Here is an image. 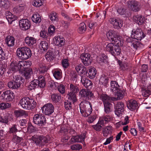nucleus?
Instances as JSON below:
<instances>
[{
	"label": "nucleus",
	"instance_id": "nucleus-1",
	"mask_svg": "<svg viewBox=\"0 0 151 151\" xmlns=\"http://www.w3.org/2000/svg\"><path fill=\"white\" fill-rule=\"evenodd\" d=\"M80 112L82 116L87 117L92 113V105L89 102L86 101L81 102L79 104Z\"/></svg>",
	"mask_w": 151,
	"mask_h": 151
},
{
	"label": "nucleus",
	"instance_id": "nucleus-2",
	"mask_svg": "<svg viewBox=\"0 0 151 151\" xmlns=\"http://www.w3.org/2000/svg\"><path fill=\"white\" fill-rule=\"evenodd\" d=\"M115 43L111 42L108 44L105 47L106 51L109 52L112 55L115 56L118 55L121 52V49L120 47L122 45H119L117 42H114Z\"/></svg>",
	"mask_w": 151,
	"mask_h": 151
},
{
	"label": "nucleus",
	"instance_id": "nucleus-3",
	"mask_svg": "<svg viewBox=\"0 0 151 151\" xmlns=\"http://www.w3.org/2000/svg\"><path fill=\"white\" fill-rule=\"evenodd\" d=\"M19 103L23 109L27 110L33 109L36 105V103L34 100L30 99L28 97L22 99Z\"/></svg>",
	"mask_w": 151,
	"mask_h": 151
},
{
	"label": "nucleus",
	"instance_id": "nucleus-4",
	"mask_svg": "<svg viewBox=\"0 0 151 151\" xmlns=\"http://www.w3.org/2000/svg\"><path fill=\"white\" fill-rule=\"evenodd\" d=\"M17 55L21 60H26L31 57V52L30 48L26 47L18 48L17 49Z\"/></svg>",
	"mask_w": 151,
	"mask_h": 151
},
{
	"label": "nucleus",
	"instance_id": "nucleus-5",
	"mask_svg": "<svg viewBox=\"0 0 151 151\" xmlns=\"http://www.w3.org/2000/svg\"><path fill=\"white\" fill-rule=\"evenodd\" d=\"M45 86V83L43 76H40L38 77V79H34L30 83L29 86V89L32 90L36 88L40 87V88H43Z\"/></svg>",
	"mask_w": 151,
	"mask_h": 151
},
{
	"label": "nucleus",
	"instance_id": "nucleus-6",
	"mask_svg": "<svg viewBox=\"0 0 151 151\" xmlns=\"http://www.w3.org/2000/svg\"><path fill=\"white\" fill-rule=\"evenodd\" d=\"M31 139L36 145L42 147L47 143L49 140L48 136L35 135L31 137Z\"/></svg>",
	"mask_w": 151,
	"mask_h": 151
},
{
	"label": "nucleus",
	"instance_id": "nucleus-7",
	"mask_svg": "<svg viewBox=\"0 0 151 151\" xmlns=\"http://www.w3.org/2000/svg\"><path fill=\"white\" fill-rule=\"evenodd\" d=\"M20 66L22 67L21 71L23 72V75L25 78L29 79L30 77L31 74L32 73V69L29 68L30 66L29 62L26 61L22 62L20 63Z\"/></svg>",
	"mask_w": 151,
	"mask_h": 151
},
{
	"label": "nucleus",
	"instance_id": "nucleus-8",
	"mask_svg": "<svg viewBox=\"0 0 151 151\" xmlns=\"http://www.w3.org/2000/svg\"><path fill=\"white\" fill-rule=\"evenodd\" d=\"M106 35L110 40L114 41V42H118L119 45H122L121 37L119 35L117 32L114 30H110L108 32Z\"/></svg>",
	"mask_w": 151,
	"mask_h": 151
},
{
	"label": "nucleus",
	"instance_id": "nucleus-9",
	"mask_svg": "<svg viewBox=\"0 0 151 151\" xmlns=\"http://www.w3.org/2000/svg\"><path fill=\"white\" fill-rule=\"evenodd\" d=\"M33 122L39 126H42L46 123L45 116L42 114H36L33 118Z\"/></svg>",
	"mask_w": 151,
	"mask_h": 151
},
{
	"label": "nucleus",
	"instance_id": "nucleus-10",
	"mask_svg": "<svg viewBox=\"0 0 151 151\" xmlns=\"http://www.w3.org/2000/svg\"><path fill=\"white\" fill-rule=\"evenodd\" d=\"M79 95L81 98L84 100H92L94 99V96L92 92L85 89L81 90Z\"/></svg>",
	"mask_w": 151,
	"mask_h": 151
},
{
	"label": "nucleus",
	"instance_id": "nucleus-11",
	"mask_svg": "<svg viewBox=\"0 0 151 151\" xmlns=\"http://www.w3.org/2000/svg\"><path fill=\"white\" fill-rule=\"evenodd\" d=\"M131 36L134 39L140 41L145 37V35L141 29L137 28L136 30H132Z\"/></svg>",
	"mask_w": 151,
	"mask_h": 151
},
{
	"label": "nucleus",
	"instance_id": "nucleus-12",
	"mask_svg": "<svg viewBox=\"0 0 151 151\" xmlns=\"http://www.w3.org/2000/svg\"><path fill=\"white\" fill-rule=\"evenodd\" d=\"M80 58L82 63L85 66H88L91 64L92 61V58L88 53H82L80 55Z\"/></svg>",
	"mask_w": 151,
	"mask_h": 151
},
{
	"label": "nucleus",
	"instance_id": "nucleus-13",
	"mask_svg": "<svg viewBox=\"0 0 151 151\" xmlns=\"http://www.w3.org/2000/svg\"><path fill=\"white\" fill-rule=\"evenodd\" d=\"M42 109L44 114L49 115L53 113L54 107L52 104L49 103L44 105L42 107Z\"/></svg>",
	"mask_w": 151,
	"mask_h": 151
},
{
	"label": "nucleus",
	"instance_id": "nucleus-14",
	"mask_svg": "<svg viewBox=\"0 0 151 151\" xmlns=\"http://www.w3.org/2000/svg\"><path fill=\"white\" fill-rule=\"evenodd\" d=\"M14 93L10 90L4 91L1 95L2 99L6 101H10L12 100L14 98Z\"/></svg>",
	"mask_w": 151,
	"mask_h": 151
},
{
	"label": "nucleus",
	"instance_id": "nucleus-15",
	"mask_svg": "<svg viewBox=\"0 0 151 151\" xmlns=\"http://www.w3.org/2000/svg\"><path fill=\"white\" fill-rule=\"evenodd\" d=\"M22 62H25V61H21L18 62L16 61L12 62L9 66L10 70L14 72H16L18 70L20 71L21 69L22 68V67L20 66V63Z\"/></svg>",
	"mask_w": 151,
	"mask_h": 151
},
{
	"label": "nucleus",
	"instance_id": "nucleus-16",
	"mask_svg": "<svg viewBox=\"0 0 151 151\" xmlns=\"http://www.w3.org/2000/svg\"><path fill=\"white\" fill-rule=\"evenodd\" d=\"M19 26L23 30H27L29 29L30 27V21L27 19H22L19 21Z\"/></svg>",
	"mask_w": 151,
	"mask_h": 151
},
{
	"label": "nucleus",
	"instance_id": "nucleus-17",
	"mask_svg": "<svg viewBox=\"0 0 151 151\" xmlns=\"http://www.w3.org/2000/svg\"><path fill=\"white\" fill-rule=\"evenodd\" d=\"M109 21L111 24H113L114 28L116 29L121 28L123 24L122 21L119 18H111Z\"/></svg>",
	"mask_w": 151,
	"mask_h": 151
},
{
	"label": "nucleus",
	"instance_id": "nucleus-18",
	"mask_svg": "<svg viewBox=\"0 0 151 151\" xmlns=\"http://www.w3.org/2000/svg\"><path fill=\"white\" fill-rule=\"evenodd\" d=\"M115 108V114L118 116H120L124 110V103L122 101L118 102L116 105Z\"/></svg>",
	"mask_w": 151,
	"mask_h": 151
},
{
	"label": "nucleus",
	"instance_id": "nucleus-19",
	"mask_svg": "<svg viewBox=\"0 0 151 151\" xmlns=\"http://www.w3.org/2000/svg\"><path fill=\"white\" fill-rule=\"evenodd\" d=\"M86 134L85 133L80 135L73 136L71 139V141L73 143L81 142L84 141Z\"/></svg>",
	"mask_w": 151,
	"mask_h": 151
},
{
	"label": "nucleus",
	"instance_id": "nucleus-20",
	"mask_svg": "<svg viewBox=\"0 0 151 151\" xmlns=\"http://www.w3.org/2000/svg\"><path fill=\"white\" fill-rule=\"evenodd\" d=\"M142 95L145 97H149L151 94V84L141 88Z\"/></svg>",
	"mask_w": 151,
	"mask_h": 151
},
{
	"label": "nucleus",
	"instance_id": "nucleus-21",
	"mask_svg": "<svg viewBox=\"0 0 151 151\" xmlns=\"http://www.w3.org/2000/svg\"><path fill=\"white\" fill-rule=\"evenodd\" d=\"M130 5L132 10L134 11H138L140 8V3L134 0H132L130 1Z\"/></svg>",
	"mask_w": 151,
	"mask_h": 151
},
{
	"label": "nucleus",
	"instance_id": "nucleus-22",
	"mask_svg": "<svg viewBox=\"0 0 151 151\" xmlns=\"http://www.w3.org/2000/svg\"><path fill=\"white\" fill-rule=\"evenodd\" d=\"M81 81L83 85L86 88L89 89V87L90 88L92 85V83L91 81L83 76H81Z\"/></svg>",
	"mask_w": 151,
	"mask_h": 151
},
{
	"label": "nucleus",
	"instance_id": "nucleus-23",
	"mask_svg": "<svg viewBox=\"0 0 151 151\" xmlns=\"http://www.w3.org/2000/svg\"><path fill=\"white\" fill-rule=\"evenodd\" d=\"M127 107L131 111L137 109L138 108L137 102L135 100L129 101L127 105Z\"/></svg>",
	"mask_w": 151,
	"mask_h": 151
},
{
	"label": "nucleus",
	"instance_id": "nucleus-24",
	"mask_svg": "<svg viewBox=\"0 0 151 151\" xmlns=\"http://www.w3.org/2000/svg\"><path fill=\"white\" fill-rule=\"evenodd\" d=\"M54 43L55 45L59 47H61L65 43L64 39L60 36H55L53 39Z\"/></svg>",
	"mask_w": 151,
	"mask_h": 151
},
{
	"label": "nucleus",
	"instance_id": "nucleus-25",
	"mask_svg": "<svg viewBox=\"0 0 151 151\" xmlns=\"http://www.w3.org/2000/svg\"><path fill=\"white\" fill-rule=\"evenodd\" d=\"M24 41L28 46H31L36 43V39L33 37L28 36L25 38Z\"/></svg>",
	"mask_w": 151,
	"mask_h": 151
},
{
	"label": "nucleus",
	"instance_id": "nucleus-26",
	"mask_svg": "<svg viewBox=\"0 0 151 151\" xmlns=\"http://www.w3.org/2000/svg\"><path fill=\"white\" fill-rule=\"evenodd\" d=\"M15 39L12 36L6 37L5 39V42L9 47L13 46L14 44Z\"/></svg>",
	"mask_w": 151,
	"mask_h": 151
},
{
	"label": "nucleus",
	"instance_id": "nucleus-27",
	"mask_svg": "<svg viewBox=\"0 0 151 151\" xmlns=\"http://www.w3.org/2000/svg\"><path fill=\"white\" fill-rule=\"evenodd\" d=\"M133 20L139 25L143 24L145 21L144 18L141 15H139L134 16L133 17Z\"/></svg>",
	"mask_w": 151,
	"mask_h": 151
},
{
	"label": "nucleus",
	"instance_id": "nucleus-28",
	"mask_svg": "<svg viewBox=\"0 0 151 151\" xmlns=\"http://www.w3.org/2000/svg\"><path fill=\"white\" fill-rule=\"evenodd\" d=\"M96 73V71L95 68H91L89 69L88 71L86 72V75L87 76L91 79L94 78Z\"/></svg>",
	"mask_w": 151,
	"mask_h": 151
},
{
	"label": "nucleus",
	"instance_id": "nucleus-29",
	"mask_svg": "<svg viewBox=\"0 0 151 151\" xmlns=\"http://www.w3.org/2000/svg\"><path fill=\"white\" fill-rule=\"evenodd\" d=\"M13 80L20 86L24 81L23 78L20 76L13 74Z\"/></svg>",
	"mask_w": 151,
	"mask_h": 151
},
{
	"label": "nucleus",
	"instance_id": "nucleus-30",
	"mask_svg": "<svg viewBox=\"0 0 151 151\" xmlns=\"http://www.w3.org/2000/svg\"><path fill=\"white\" fill-rule=\"evenodd\" d=\"M99 99L103 102V104L104 103L111 101L113 100L111 97L105 94H101L100 96Z\"/></svg>",
	"mask_w": 151,
	"mask_h": 151
},
{
	"label": "nucleus",
	"instance_id": "nucleus-31",
	"mask_svg": "<svg viewBox=\"0 0 151 151\" xmlns=\"http://www.w3.org/2000/svg\"><path fill=\"white\" fill-rule=\"evenodd\" d=\"M96 60L99 63H107L108 60V56L105 54H102L97 58Z\"/></svg>",
	"mask_w": 151,
	"mask_h": 151
},
{
	"label": "nucleus",
	"instance_id": "nucleus-32",
	"mask_svg": "<svg viewBox=\"0 0 151 151\" xmlns=\"http://www.w3.org/2000/svg\"><path fill=\"white\" fill-rule=\"evenodd\" d=\"M40 36L42 38L45 39L47 41H50L51 37L48 32L44 30H42L40 31Z\"/></svg>",
	"mask_w": 151,
	"mask_h": 151
},
{
	"label": "nucleus",
	"instance_id": "nucleus-33",
	"mask_svg": "<svg viewBox=\"0 0 151 151\" xmlns=\"http://www.w3.org/2000/svg\"><path fill=\"white\" fill-rule=\"evenodd\" d=\"M111 102L109 101L103 104L104 107V111L106 114H109L111 111V109L112 108L113 106Z\"/></svg>",
	"mask_w": 151,
	"mask_h": 151
},
{
	"label": "nucleus",
	"instance_id": "nucleus-34",
	"mask_svg": "<svg viewBox=\"0 0 151 151\" xmlns=\"http://www.w3.org/2000/svg\"><path fill=\"white\" fill-rule=\"evenodd\" d=\"M51 99L53 102L57 103L61 99V97L60 94L58 93H54L51 95Z\"/></svg>",
	"mask_w": 151,
	"mask_h": 151
},
{
	"label": "nucleus",
	"instance_id": "nucleus-35",
	"mask_svg": "<svg viewBox=\"0 0 151 151\" xmlns=\"http://www.w3.org/2000/svg\"><path fill=\"white\" fill-rule=\"evenodd\" d=\"M53 75L55 79L60 80L62 78V71L60 69H56L52 71Z\"/></svg>",
	"mask_w": 151,
	"mask_h": 151
},
{
	"label": "nucleus",
	"instance_id": "nucleus-36",
	"mask_svg": "<svg viewBox=\"0 0 151 151\" xmlns=\"http://www.w3.org/2000/svg\"><path fill=\"white\" fill-rule=\"evenodd\" d=\"M49 18L53 23L56 22L58 20V16L57 13L54 12H52L48 14Z\"/></svg>",
	"mask_w": 151,
	"mask_h": 151
},
{
	"label": "nucleus",
	"instance_id": "nucleus-37",
	"mask_svg": "<svg viewBox=\"0 0 151 151\" xmlns=\"http://www.w3.org/2000/svg\"><path fill=\"white\" fill-rule=\"evenodd\" d=\"M117 91V92L115 94V97L114 98L116 99L117 100L122 99L124 95L125 91L124 90H120L119 89Z\"/></svg>",
	"mask_w": 151,
	"mask_h": 151
},
{
	"label": "nucleus",
	"instance_id": "nucleus-38",
	"mask_svg": "<svg viewBox=\"0 0 151 151\" xmlns=\"http://www.w3.org/2000/svg\"><path fill=\"white\" fill-rule=\"evenodd\" d=\"M75 69L80 75L82 74L86 70V68L81 64L76 66Z\"/></svg>",
	"mask_w": 151,
	"mask_h": 151
},
{
	"label": "nucleus",
	"instance_id": "nucleus-39",
	"mask_svg": "<svg viewBox=\"0 0 151 151\" xmlns=\"http://www.w3.org/2000/svg\"><path fill=\"white\" fill-rule=\"evenodd\" d=\"M32 20L33 22L36 23H39L41 20L40 15L37 12L33 14L32 17Z\"/></svg>",
	"mask_w": 151,
	"mask_h": 151
},
{
	"label": "nucleus",
	"instance_id": "nucleus-40",
	"mask_svg": "<svg viewBox=\"0 0 151 151\" xmlns=\"http://www.w3.org/2000/svg\"><path fill=\"white\" fill-rule=\"evenodd\" d=\"M5 15L6 16V18L8 22L11 24L15 20L14 18V16L11 13L8 11L6 12Z\"/></svg>",
	"mask_w": 151,
	"mask_h": 151
},
{
	"label": "nucleus",
	"instance_id": "nucleus-41",
	"mask_svg": "<svg viewBox=\"0 0 151 151\" xmlns=\"http://www.w3.org/2000/svg\"><path fill=\"white\" fill-rule=\"evenodd\" d=\"M111 90L113 92L118 90L120 86L117 82L116 81H111Z\"/></svg>",
	"mask_w": 151,
	"mask_h": 151
},
{
	"label": "nucleus",
	"instance_id": "nucleus-42",
	"mask_svg": "<svg viewBox=\"0 0 151 151\" xmlns=\"http://www.w3.org/2000/svg\"><path fill=\"white\" fill-rule=\"evenodd\" d=\"M8 58V55L6 52L0 46V60H6Z\"/></svg>",
	"mask_w": 151,
	"mask_h": 151
},
{
	"label": "nucleus",
	"instance_id": "nucleus-43",
	"mask_svg": "<svg viewBox=\"0 0 151 151\" xmlns=\"http://www.w3.org/2000/svg\"><path fill=\"white\" fill-rule=\"evenodd\" d=\"M102 122H101L99 120L98 122L95 125L92 126L93 128L97 131H100L102 129V127L104 124Z\"/></svg>",
	"mask_w": 151,
	"mask_h": 151
},
{
	"label": "nucleus",
	"instance_id": "nucleus-44",
	"mask_svg": "<svg viewBox=\"0 0 151 151\" xmlns=\"http://www.w3.org/2000/svg\"><path fill=\"white\" fill-rule=\"evenodd\" d=\"M9 88L12 89H17L20 86L17 84L14 81L12 80L9 82L7 84Z\"/></svg>",
	"mask_w": 151,
	"mask_h": 151
},
{
	"label": "nucleus",
	"instance_id": "nucleus-45",
	"mask_svg": "<svg viewBox=\"0 0 151 151\" xmlns=\"http://www.w3.org/2000/svg\"><path fill=\"white\" fill-rule=\"evenodd\" d=\"M112 127L107 126L104 128L102 131L103 135L104 137H107L109 134L111 132Z\"/></svg>",
	"mask_w": 151,
	"mask_h": 151
},
{
	"label": "nucleus",
	"instance_id": "nucleus-46",
	"mask_svg": "<svg viewBox=\"0 0 151 151\" xmlns=\"http://www.w3.org/2000/svg\"><path fill=\"white\" fill-rule=\"evenodd\" d=\"M14 113L17 117L26 116L27 114L25 111L22 110H16L14 111Z\"/></svg>",
	"mask_w": 151,
	"mask_h": 151
},
{
	"label": "nucleus",
	"instance_id": "nucleus-47",
	"mask_svg": "<svg viewBox=\"0 0 151 151\" xmlns=\"http://www.w3.org/2000/svg\"><path fill=\"white\" fill-rule=\"evenodd\" d=\"M86 29V26L84 23L82 22L80 24L78 29L79 33L82 34L84 32Z\"/></svg>",
	"mask_w": 151,
	"mask_h": 151
},
{
	"label": "nucleus",
	"instance_id": "nucleus-48",
	"mask_svg": "<svg viewBox=\"0 0 151 151\" xmlns=\"http://www.w3.org/2000/svg\"><path fill=\"white\" fill-rule=\"evenodd\" d=\"M101 122H102L104 124L109 122L111 120V117L109 115H107L103 116L99 119Z\"/></svg>",
	"mask_w": 151,
	"mask_h": 151
},
{
	"label": "nucleus",
	"instance_id": "nucleus-49",
	"mask_svg": "<svg viewBox=\"0 0 151 151\" xmlns=\"http://www.w3.org/2000/svg\"><path fill=\"white\" fill-rule=\"evenodd\" d=\"M76 93L73 92H70L68 94V98L69 99L71 100L74 102L76 101L77 99L76 97Z\"/></svg>",
	"mask_w": 151,
	"mask_h": 151
},
{
	"label": "nucleus",
	"instance_id": "nucleus-50",
	"mask_svg": "<svg viewBox=\"0 0 151 151\" xmlns=\"http://www.w3.org/2000/svg\"><path fill=\"white\" fill-rule=\"evenodd\" d=\"M32 5L36 7H38L43 5V0H33L32 2Z\"/></svg>",
	"mask_w": 151,
	"mask_h": 151
},
{
	"label": "nucleus",
	"instance_id": "nucleus-51",
	"mask_svg": "<svg viewBox=\"0 0 151 151\" xmlns=\"http://www.w3.org/2000/svg\"><path fill=\"white\" fill-rule=\"evenodd\" d=\"M41 46L43 50L45 51L48 48L49 45L47 42L45 41H41L40 43V47Z\"/></svg>",
	"mask_w": 151,
	"mask_h": 151
},
{
	"label": "nucleus",
	"instance_id": "nucleus-52",
	"mask_svg": "<svg viewBox=\"0 0 151 151\" xmlns=\"http://www.w3.org/2000/svg\"><path fill=\"white\" fill-rule=\"evenodd\" d=\"M17 125L16 124H14L12 125V127L9 128V132L10 134H15L18 131L17 128Z\"/></svg>",
	"mask_w": 151,
	"mask_h": 151
},
{
	"label": "nucleus",
	"instance_id": "nucleus-53",
	"mask_svg": "<svg viewBox=\"0 0 151 151\" xmlns=\"http://www.w3.org/2000/svg\"><path fill=\"white\" fill-rule=\"evenodd\" d=\"M48 70L47 67L45 66V64L40 65L39 68V70L40 73L43 74L47 72Z\"/></svg>",
	"mask_w": 151,
	"mask_h": 151
},
{
	"label": "nucleus",
	"instance_id": "nucleus-54",
	"mask_svg": "<svg viewBox=\"0 0 151 151\" xmlns=\"http://www.w3.org/2000/svg\"><path fill=\"white\" fill-rule=\"evenodd\" d=\"M55 28L53 26L50 25L48 29V32L50 37L53 36L55 32Z\"/></svg>",
	"mask_w": 151,
	"mask_h": 151
},
{
	"label": "nucleus",
	"instance_id": "nucleus-55",
	"mask_svg": "<svg viewBox=\"0 0 151 151\" xmlns=\"http://www.w3.org/2000/svg\"><path fill=\"white\" fill-rule=\"evenodd\" d=\"M70 88L71 91L70 92H73L75 93H78L79 91L78 86H75L72 84L70 85Z\"/></svg>",
	"mask_w": 151,
	"mask_h": 151
},
{
	"label": "nucleus",
	"instance_id": "nucleus-56",
	"mask_svg": "<svg viewBox=\"0 0 151 151\" xmlns=\"http://www.w3.org/2000/svg\"><path fill=\"white\" fill-rule=\"evenodd\" d=\"M108 79L107 78L102 76L99 79V82L103 85L106 86L108 83Z\"/></svg>",
	"mask_w": 151,
	"mask_h": 151
},
{
	"label": "nucleus",
	"instance_id": "nucleus-57",
	"mask_svg": "<svg viewBox=\"0 0 151 151\" xmlns=\"http://www.w3.org/2000/svg\"><path fill=\"white\" fill-rule=\"evenodd\" d=\"M119 65L120 68L123 70H126L128 68V65L127 63L122 62L119 63Z\"/></svg>",
	"mask_w": 151,
	"mask_h": 151
},
{
	"label": "nucleus",
	"instance_id": "nucleus-58",
	"mask_svg": "<svg viewBox=\"0 0 151 151\" xmlns=\"http://www.w3.org/2000/svg\"><path fill=\"white\" fill-rule=\"evenodd\" d=\"M70 129V127L63 125L61 126L60 132L61 133L66 134L68 132V129Z\"/></svg>",
	"mask_w": 151,
	"mask_h": 151
},
{
	"label": "nucleus",
	"instance_id": "nucleus-59",
	"mask_svg": "<svg viewBox=\"0 0 151 151\" xmlns=\"http://www.w3.org/2000/svg\"><path fill=\"white\" fill-rule=\"evenodd\" d=\"M64 104L65 108L67 110H70L72 109V104L68 100H65L64 102Z\"/></svg>",
	"mask_w": 151,
	"mask_h": 151
},
{
	"label": "nucleus",
	"instance_id": "nucleus-60",
	"mask_svg": "<svg viewBox=\"0 0 151 151\" xmlns=\"http://www.w3.org/2000/svg\"><path fill=\"white\" fill-rule=\"evenodd\" d=\"M27 130L29 132H33L36 131V127L33 126L31 123H29L27 128Z\"/></svg>",
	"mask_w": 151,
	"mask_h": 151
},
{
	"label": "nucleus",
	"instance_id": "nucleus-61",
	"mask_svg": "<svg viewBox=\"0 0 151 151\" xmlns=\"http://www.w3.org/2000/svg\"><path fill=\"white\" fill-rule=\"evenodd\" d=\"M58 91L62 94L65 93V87L63 85L60 84L58 86Z\"/></svg>",
	"mask_w": 151,
	"mask_h": 151
},
{
	"label": "nucleus",
	"instance_id": "nucleus-62",
	"mask_svg": "<svg viewBox=\"0 0 151 151\" xmlns=\"http://www.w3.org/2000/svg\"><path fill=\"white\" fill-rule=\"evenodd\" d=\"M45 57L48 61H50L53 60L54 58L52 52H47L45 55Z\"/></svg>",
	"mask_w": 151,
	"mask_h": 151
},
{
	"label": "nucleus",
	"instance_id": "nucleus-63",
	"mask_svg": "<svg viewBox=\"0 0 151 151\" xmlns=\"http://www.w3.org/2000/svg\"><path fill=\"white\" fill-rule=\"evenodd\" d=\"M71 148L73 150H79L82 148V146L80 144H76L71 146Z\"/></svg>",
	"mask_w": 151,
	"mask_h": 151
},
{
	"label": "nucleus",
	"instance_id": "nucleus-64",
	"mask_svg": "<svg viewBox=\"0 0 151 151\" xmlns=\"http://www.w3.org/2000/svg\"><path fill=\"white\" fill-rule=\"evenodd\" d=\"M11 104L7 103H2L0 104V108L2 109L9 108Z\"/></svg>",
	"mask_w": 151,
	"mask_h": 151
}]
</instances>
